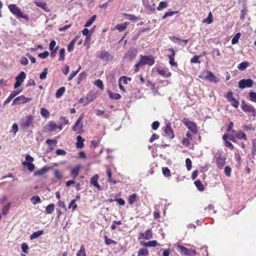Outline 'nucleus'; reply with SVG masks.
<instances>
[{"label": "nucleus", "mask_w": 256, "mask_h": 256, "mask_svg": "<svg viewBox=\"0 0 256 256\" xmlns=\"http://www.w3.org/2000/svg\"><path fill=\"white\" fill-rule=\"evenodd\" d=\"M224 174L228 176H230L231 174V168L230 167L226 166L224 168Z\"/></svg>", "instance_id": "obj_62"}, {"label": "nucleus", "mask_w": 256, "mask_h": 256, "mask_svg": "<svg viewBox=\"0 0 256 256\" xmlns=\"http://www.w3.org/2000/svg\"><path fill=\"white\" fill-rule=\"evenodd\" d=\"M234 136L235 137L238 138V139H244V140H246V136L242 131L236 132L234 133Z\"/></svg>", "instance_id": "obj_27"}, {"label": "nucleus", "mask_w": 256, "mask_h": 256, "mask_svg": "<svg viewBox=\"0 0 256 256\" xmlns=\"http://www.w3.org/2000/svg\"><path fill=\"white\" fill-rule=\"evenodd\" d=\"M96 16L94 15L92 16L90 18L86 23L84 26L85 27H89L90 26L92 22L96 20Z\"/></svg>", "instance_id": "obj_40"}, {"label": "nucleus", "mask_w": 256, "mask_h": 256, "mask_svg": "<svg viewBox=\"0 0 256 256\" xmlns=\"http://www.w3.org/2000/svg\"><path fill=\"white\" fill-rule=\"evenodd\" d=\"M148 251L146 248H140L138 252V256H148Z\"/></svg>", "instance_id": "obj_31"}, {"label": "nucleus", "mask_w": 256, "mask_h": 256, "mask_svg": "<svg viewBox=\"0 0 256 256\" xmlns=\"http://www.w3.org/2000/svg\"><path fill=\"white\" fill-rule=\"evenodd\" d=\"M229 102H230L232 106L235 108H237L238 106L239 102L234 98Z\"/></svg>", "instance_id": "obj_57"}, {"label": "nucleus", "mask_w": 256, "mask_h": 256, "mask_svg": "<svg viewBox=\"0 0 256 256\" xmlns=\"http://www.w3.org/2000/svg\"><path fill=\"white\" fill-rule=\"evenodd\" d=\"M240 36V32L237 33L236 35L234 36V38L232 40V44H236L238 42V40Z\"/></svg>", "instance_id": "obj_48"}, {"label": "nucleus", "mask_w": 256, "mask_h": 256, "mask_svg": "<svg viewBox=\"0 0 256 256\" xmlns=\"http://www.w3.org/2000/svg\"><path fill=\"white\" fill-rule=\"evenodd\" d=\"M48 52L47 51H45L42 53H40L38 54V56L41 58H46L48 56Z\"/></svg>", "instance_id": "obj_63"}, {"label": "nucleus", "mask_w": 256, "mask_h": 256, "mask_svg": "<svg viewBox=\"0 0 256 256\" xmlns=\"http://www.w3.org/2000/svg\"><path fill=\"white\" fill-rule=\"evenodd\" d=\"M80 68H81V67H80V66L78 70H76V71L72 72L70 74V75L68 76V81L71 80L80 71Z\"/></svg>", "instance_id": "obj_46"}, {"label": "nucleus", "mask_w": 256, "mask_h": 256, "mask_svg": "<svg viewBox=\"0 0 256 256\" xmlns=\"http://www.w3.org/2000/svg\"><path fill=\"white\" fill-rule=\"evenodd\" d=\"M132 79L130 78H128V77L125 76H122L120 78L118 81L120 82H121V81H122L123 82V84H127L128 82V81H130Z\"/></svg>", "instance_id": "obj_51"}, {"label": "nucleus", "mask_w": 256, "mask_h": 256, "mask_svg": "<svg viewBox=\"0 0 256 256\" xmlns=\"http://www.w3.org/2000/svg\"><path fill=\"white\" fill-rule=\"evenodd\" d=\"M95 98V97L92 94H88L86 98V104H88V103L92 102Z\"/></svg>", "instance_id": "obj_49"}, {"label": "nucleus", "mask_w": 256, "mask_h": 256, "mask_svg": "<svg viewBox=\"0 0 256 256\" xmlns=\"http://www.w3.org/2000/svg\"><path fill=\"white\" fill-rule=\"evenodd\" d=\"M65 91L64 87H60L56 92V98H60L63 94H64Z\"/></svg>", "instance_id": "obj_34"}, {"label": "nucleus", "mask_w": 256, "mask_h": 256, "mask_svg": "<svg viewBox=\"0 0 256 256\" xmlns=\"http://www.w3.org/2000/svg\"><path fill=\"white\" fill-rule=\"evenodd\" d=\"M48 68H44L42 71V72L40 75V78L41 80H44L46 78V75L48 74Z\"/></svg>", "instance_id": "obj_50"}, {"label": "nucleus", "mask_w": 256, "mask_h": 256, "mask_svg": "<svg viewBox=\"0 0 256 256\" xmlns=\"http://www.w3.org/2000/svg\"><path fill=\"white\" fill-rule=\"evenodd\" d=\"M31 202L34 205L40 202L41 200L39 196H34L30 198Z\"/></svg>", "instance_id": "obj_41"}, {"label": "nucleus", "mask_w": 256, "mask_h": 256, "mask_svg": "<svg viewBox=\"0 0 256 256\" xmlns=\"http://www.w3.org/2000/svg\"><path fill=\"white\" fill-rule=\"evenodd\" d=\"M182 122L193 134H196L197 132L196 124L194 122L186 118H184Z\"/></svg>", "instance_id": "obj_8"}, {"label": "nucleus", "mask_w": 256, "mask_h": 256, "mask_svg": "<svg viewBox=\"0 0 256 256\" xmlns=\"http://www.w3.org/2000/svg\"><path fill=\"white\" fill-rule=\"evenodd\" d=\"M20 62L22 64L26 66L28 64V61L26 57H22L20 60Z\"/></svg>", "instance_id": "obj_64"}, {"label": "nucleus", "mask_w": 256, "mask_h": 256, "mask_svg": "<svg viewBox=\"0 0 256 256\" xmlns=\"http://www.w3.org/2000/svg\"><path fill=\"white\" fill-rule=\"evenodd\" d=\"M141 244L146 247H155L158 243L156 240H152L148 242H141Z\"/></svg>", "instance_id": "obj_26"}, {"label": "nucleus", "mask_w": 256, "mask_h": 256, "mask_svg": "<svg viewBox=\"0 0 256 256\" xmlns=\"http://www.w3.org/2000/svg\"><path fill=\"white\" fill-rule=\"evenodd\" d=\"M31 100L30 98H25L24 96H20L16 98L12 101V105H18L26 104Z\"/></svg>", "instance_id": "obj_13"}, {"label": "nucleus", "mask_w": 256, "mask_h": 256, "mask_svg": "<svg viewBox=\"0 0 256 256\" xmlns=\"http://www.w3.org/2000/svg\"><path fill=\"white\" fill-rule=\"evenodd\" d=\"M168 3L166 2H160L159 6L157 8L158 10H161L168 6Z\"/></svg>", "instance_id": "obj_45"}, {"label": "nucleus", "mask_w": 256, "mask_h": 256, "mask_svg": "<svg viewBox=\"0 0 256 256\" xmlns=\"http://www.w3.org/2000/svg\"><path fill=\"white\" fill-rule=\"evenodd\" d=\"M162 172L165 176L168 177L171 175L170 170L166 167L162 168Z\"/></svg>", "instance_id": "obj_47"}, {"label": "nucleus", "mask_w": 256, "mask_h": 256, "mask_svg": "<svg viewBox=\"0 0 256 256\" xmlns=\"http://www.w3.org/2000/svg\"><path fill=\"white\" fill-rule=\"evenodd\" d=\"M104 242L106 245L114 244L116 245V242L111 238H108L107 236H104Z\"/></svg>", "instance_id": "obj_35"}, {"label": "nucleus", "mask_w": 256, "mask_h": 256, "mask_svg": "<svg viewBox=\"0 0 256 256\" xmlns=\"http://www.w3.org/2000/svg\"><path fill=\"white\" fill-rule=\"evenodd\" d=\"M128 22H125L122 24H118L114 27V29L118 30L119 32L124 31L128 26Z\"/></svg>", "instance_id": "obj_21"}, {"label": "nucleus", "mask_w": 256, "mask_h": 256, "mask_svg": "<svg viewBox=\"0 0 256 256\" xmlns=\"http://www.w3.org/2000/svg\"><path fill=\"white\" fill-rule=\"evenodd\" d=\"M186 164L188 170H190L192 168V161L188 158L186 160Z\"/></svg>", "instance_id": "obj_58"}, {"label": "nucleus", "mask_w": 256, "mask_h": 256, "mask_svg": "<svg viewBox=\"0 0 256 256\" xmlns=\"http://www.w3.org/2000/svg\"><path fill=\"white\" fill-rule=\"evenodd\" d=\"M44 233V230H40L38 231H36V232H34L32 233L30 236V238L31 240H34L38 237L41 236Z\"/></svg>", "instance_id": "obj_23"}, {"label": "nucleus", "mask_w": 256, "mask_h": 256, "mask_svg": "<svg viewBox=\"0 0 256 256\" xmlns=\"http://www.w3.org/2000/svg\"><path fill=\"white\" fill-rule=\"evenodd\" d=\"M26 77V74L24 72H20L16 78V82L14 84V88H18L22 84Z\"/></svg>", "instance_id": "obj_14"}, {"label": "nucleus", "mask_w": 256, "mask_h": 256, "mask_svg": "<svg viewBox=\"0 0 256 256\" xmlns=\"http://www.w3.org/2000/svg\"><path fill=\"white\" fill-rule=\"evenodd\" d=\"M248 66L249 63L248 62L245 61L238 64V68L240 70H244Z\"/></svg>", "instance_id": "obj_30"}, {"label": "nucleus", "mask_w": 256, "mask_h": 256, "mask_svg": "<svg viewBox=\"0 0 256 256\" xmlns=\"http://www.w3.org/2000/svg\"><path fill=\"white\" fill-rule=\"evenodd\" d=\"M11 203L9 202L6 206H4L2 210V213L3 214H6L7 212H8Z\"/></svg>", "instance_id": "obj_53"}, {"label": "nucleus", "mask_w": 256, "mask_h": 256, "mask_svg": "<svg viewBox=\"0 0 256 256\" xmlns=\"http://www.w3.org/2000/svg\"><path fill=\"white\" fill-rule=\"evenodd\" d=\"M82 116H80L76 120L74 125L73 126L72 130L78 134H82L84 132L83 124L82 122Z\"/></svg>", "instance_id": "obj_9"}, {"label": "nucleus", "mask_w": 256, "mask_h": 256, "mask_svg": "<svg viewBox=\"0 0 256 256\" xmlns=\"http://www.w3.org/2000/svg\"><path fill=\"white\" fill-rule=\"evenodd\" d=\"M80 168L81 166L80 165H77L71 170L70 174L74 176V178L78 176Z\"/></svg>", "instance_id": "obj_22"}, {"label": "nucleus", "mask_w": 256, "mask_h": 256, "mask_svg": "<svg viewBox=\"0 0 256 256\" xmlns=\"http://www.w3.org/2000/svg\"><path fill=\"white\" fill-rule=\"evenodd\" d=\"M40 114L43 117L46 118H47L50 116L49 112L44 108H40Z\"/></svg>", "instance_id": "obj_39"}, {"label": "nucleus", "mask_w": 256, "mask_h": 256, "mask_svg": "<svg viewBox=\"0 0 256 256\" xmlns=\"http://www.w3.org/2000/svg\"><path fill=\"white\" fill-rule=\"evenodd\" d=\"M154 63V60L152 56H140V59L138 62L135 65V72H138V68L140 66L144 65L152 66Z\"/></svg>", "instance_id": "obj_1"}, {"label": "nucleus", "mask_w": 256, "mask_h": 256, "mask_svg": "<svg viewBox=\"0 0 256 256\" xmlns=\"http://www.w3.org/2000/svg\"><path fill=\"white\" fill-rule=\"evenodd\" d=\"M109 96L110 98L114 100H119L121 98V96L116 93H112V92H108Z\"/></svg>", "instance_id": "obj_38"}, {"label": "nucleus", "mask_w": 256, "mask_h": 256, "mask_svg": "<svg viewBox=\"0 0 256 256\" xmlns=\"http://www.w3.org/2000/svg\"><path fill=\"white\" fill-rule=\"evenodd\" d=\"M250 100L252 102H256V92H251L249 94Z\"/></svg>", "instance_id": "obj_54"}, {"label": "nucleus", "mask_w": 256, "mask_h": 256, "mask_svg": "<svg viewBox=\"0 0 256 256\" xmlns=\"http://www.w3.org/2000/svg\"><path fill=\"white\" fill-rule=\"evenodd\" d=\"M213 21V17L212 13L210 12L208 14V16L207 18L204 19L202 20L203 23L207 24H210L212 23Z\"/></svg>", "instance_id": "obj_32"}, {"label": "nucleus", "mask_w": 256, "mask_h": 256, "mask_svg": "<svg viewBox=\"0 0 256 256\" xmlns=\"http://www.w3.org/2000/svg\"><path fill=\"white\" fill-rule=\"evenodd\" d=\"M98 56L104 62H110L113 59L112 56L106 50L98 52Z\"/></svg>", "instance_id": "obj_12"}, {"label": "nucleus", "mask_w": 256, "mask_h": 256, "mask_svg": "<svg viewBox=\"0 0 256 256\" xmlns=\"http://www.w3.org/2000/svg\"><path fill=\"white\" fill-rule=\"evenodd\" d=\"M158 72L159 74L166 78H168L171 76V72L167 68L158 69Z\"/></svg>", "instance_id": "obj_20"}, {"label": "nucleus", "mask_w": 256, "mask_h": 256, "mask_svg": "<svg viewBox=\"0 0 256 256\" xmlns=\"http://www.w3.org/2000/svg\"><path fill=\"white\" fill-rule=\"evenodd\" d=\"M202 75L204 79L206 80L214 83H217L220 82L219 78L216 76L212 72L210 71H207L206 72L203 73Z\"/></svg>", "instance_id": "obj_10"}, {"label": "nucleus", "mask_w": 256, "mask_h": 256, "mask_svg": "<svg viewBox=\"0 0 256 256\" xmlns=\"http://www.w3.org/2000/svg\"><path fill=\"white\" fill-rule=\"evenodd\" d=\"M76 200H73L70 202L68 208H72V210H74L77 208V204H75Z\"/></svg>", "instance_id": "obj_56"}, {"label": "nucleus", "mask_w": 256, "mask_h": 256, "mask_svg": "<svg viewBox=\"0 0 256 256\" xmlns=\"http://www.w3.org/2000/svg\"><path fill=\"white\" fill-rule=\"evenodd\" d=\"M190 62L192 63H200V61L199 60V56H195L190 60Z\"/></svg>", "instance_id": "obj_60"}, {"label": "nucleus", "mask_w": 256, "mask_h": 256, "mask_svg": "<svg viewBox=\"0 0 256 256\" xmlns=\"http://www.w3.org/2000/svg\"><path fill=\"white\" fill-rule=\"evenodd\" d=\"M82 34L86 36V41L90 40V36L92 34V30H89L88 28H84L82 30Z\"/></svg>", "instance_id": "obj_28"}, {"label": "nucleus", "mask_w": 256, "mask_h": 256, "mask_svg": "<svg viewBox=\"0 0 256 256\" xmlns=\"http://www.w3.org/2000/svg\"><path fill=\"white\" fill-rule=\"evenodd\" d=\"M143 5L146 9L149 14L154 13L156 10L154 0H143Z\"/></svg>", "instance_id": "obj_6"}, {"label": "nucleus", "mask_w": 256, "mask_h": 256, "mask_svg": "<svg viewBox=\"0 0 256 256\" xmlns=\"http://www.w3.org/2000/svg\"><path fill=\"white\" fill-rule=\"evenodd\" d=\"M220 152V151H218V152L216 154L214 158L218 166L220 168H222L226 164V158L224 154Z\"/></svg>", "instance_id": "obj_4"}, {"label": "nucleus", "mask_w": 256, "mask_h": 256, "mask_svg": "<svg viewBox=\"0 0 256 256\" xmlns=\"http://www.w3.org/2000/svg\"><path fill=\"white\" fill-rule=\"evenodd\" d=\"M49 170V168L48 166H44L40 170L36 171L34 172V176H41L46 172Z\"/></svg>", "instance_id": "obj_25"}, {"label": "nucleus", "mask_w": 256, "mask_h": 256, "mask_svg": "<svg viewBox=\"0 0 256 256\" xmlns=\"http://www.w3.org/2000/svg\"><path fill=\"white\" fill-rule=\"evenodd\" d=\"M139 238L150 240L152 238V232L150 230H148L144 233H140L139 236Z\"/></svg>", "instance_id": "obj_18"}, {"label": "nucleus", "mask_w": 256, "mask_h": 256, "mask_svg": "<svg viewBox=\"0 0 256 256\" xmlns=\"http://www.w3.org/2000/svg\"><path fill=\"white\" fill-rule=\"evenodd\" d=\"M137 198V195L136 194H134L130 195L128 198V203L132 205L136 202V198Z\"/></svg>", "instance_id": "obj_44"}, {"label": "nucleus", "mask_w": 256, "mask_h": 256, "mask_svg": "<svg viewBox=\"0 0 256 256\" xmlns=\"http://www.w3.org/2000/svg\"><path fill=\"white\" fill-rule=\"evenodd\" d=\"M56 45V42L54 40H52L50 44V50L51 52H52V54L54 52H56L57 50V48H54Z\"/></svg>", "instance_id": "obj_42"}, {"label": "nucleus", "mask_w": 256, "mask_h": 256, "mask_svg": "<svg viewBox=\"0 0 256 256\" xmlns=\"http://www.w3.org/2000/svg\"><path fill=\"white\" fill-rule=\"evenodd\" d=\"M76 256H86V249L84 246H80V250L76 254Z\"/></svg>", "instance_id": "obj_37"}, {"label": "nucleus", "mask_w": 256, "mask_h": 256, "mask_svg": "<svg viewBox=\"0 0 256 256\" xmlns=\"http://www.w3.org/2000/svg\"><path fill=\"white\" fill-rule=\"evenodd\" d=\"M34 3L38 7L41 8L44 11L46 12H50L48 4L42 0H35Z\"/></svg>", "instance_id": "obj_15"}, {"label": "nucleus", "mask_w": 256, "mask_h": 256, "mask_svg": "<svg viewBox=\"0 0 256 256\" xmlns=\"http://www.w3.org/2000/svg\"><path fill=\"white\" fill-rule=\"evenodd\" d=\"M98 174H95L94 176H92L90 180V183L94 185L95 187H96L98 190L100 189V185L98 183Z\"/></svg>", "instance_id": "obj_19"}, {"label": "nucleus", "mask_w": 256, "mask_h": 256, "mask_svg": "<svg viewBox=\"0 0 256 256\" xmlns=\"http://www.w3.org/2000/svg\"><path fill=\"white\" fill-rule=\"evenodd\" d=\"M34 116L31 115H27L22 118L20 120V126L24 129L26 130L32 126Z\"/></svg>", "instance_id": "obj_3"}, {"label": "nucleus", "mask_w": 256, "mask_h": 256, "mask_svg": "<svg viewBox=\"0 0 256 256\" xmlns=\"http://www.w3.org/2000/svg\"><path fill=\"white\" fill-rule=\"evenodd\" d=\"M21 248H22V251L24 253L28 254V245L26 244L23 243L22 244Z\"/></svg>", "instance_id": "obj_59"}, {"label": "nucleus", "mask_w": 256, "mask_h": 256, "mask_svg": "<svg viewBox=\"0 0 256 256\" xmlns=\"http://www.w3.org/2000/svg\"><path fill=\"white\" fill-rule=\"evenodd\" d=\"M46 130L48 132H52L56 131V130L58 128L59 131H60L62 129V124H57L54 122L50 121L46 126Z\"/></svg>", "instance_id": "obj_7"}, {"label": "nucleus", "mask_w": 256, "mask_h": 256, "mask_svg": "<svg viewBox=\"0 0 256 256\" xmlns=\"http://www.w3.org/2000/svg\"><path fill=\"white\" fill-rule=\"evenodd\" d=\"M64 54H65V50L64 48H61L60 50V56H59L60 60H64Z\"/></svg>", "instance_id": "obj_55"}, {"label": "nucleus", "mask_w": 256, "mask_h": 256, "mask_svg": "<svg viewBox=\"0 0 256 256\" xmlns=\"http://www.w3.org/2000/svg\"><path fill=\"white\" fill-rule=\"evenodd\" d=\"M54 204H50L46 208V212L48 214H50L54 210Z\"/></svg>", "instance_id": "obj_43"}, {"label": "nucleus", "mask_w": 256, "mask_h": 256, "mask_svg": "<svg viewBox=\"0 0 256 256\" xmlns=\"http://www.w3.org/2000/svg\"><path fill=\"white\" fill-rule=\"evenodd\" d=\"M84 140L82 139V137L80 136H78L76 138V146L78 148H82L84 146Z\"/></svg>", "instance_id": "obj_24"}, {"label": "nucleus", "mask_w": 256, "mask_h": 256, "mask_svg": "<svg viewBox=\"0 0 256 256\" xmlns=\"http://www.w3.org/2000/svg\"><path fill=\"white\" fill-rule=\"evenodd\" d=\"M34 160V159L32 156H31L29 154H27L26 156V161H24L22 162V164L24 166H26L28 164L32 163Z\"/></svg>", "instance_id": "obj_29"}, {"label": "nucleus", "mask_w": 256, "mask_h": 256, "mask_svg": "<svg viewBox=\"0 0 256 256\" xmlns=\"http://www.w3.org/2000/svg\"><path fill=\"white\" fill-rule=\"evenodd\" d=\"M241 108L242 110L248 114L250 116L255 117L256 115V110L254 106L250 104H246L244 101L242 102Z\"/></svg>", "instance_id": "obj_5"}, {"label": "nucleus", "mask_w": 256, "mask_h": 256, "mask_svg": "<svg viewBox=\"0 0 256 256\" xmlns=\"http://www.w3.org/2000/svg\"><path fill=\"white\" fill-rule=\"evenodd\" d=\"M254 84V81L250 79H242L238 82V88L240 89L251 88Z\"/></svg>", "instance_id": "obj_11"}, {"label": "nucleus", "mask_w": 256, "mask_h": 256, "mask_svg": "<svg viewBox=\"0 0 256 256\" xmlns=\"http://www.w3.org/2000/svg\"><path fill=\"white\" fill-rule=\"evenodd\" d=\"M8 8L10 12L18 18H23L28 20V16L24 14L16 5L14 4H10Z\"/></svg>", "instance_id": "obj_2"}, {"label": "nucleus", "mask_w": 256, "mask_h": 256, "mask_svg": "<svg viewBox=\"0 0 256 256\" xmlns=\"http://www.w3.org/2000/svg\"><path fill=\"white\" fill-rule=\"evenodd\" d=\"M177 13H178V12H172V11H171V12H167L165 13V14L162 16V18H167L168 16H172L174 14H177Z\"/></svg>", "instance_id": "obj_61"}, {"label": "nucleus", "mask_w": 256, "mask_h": 256, "mask_svg": "<svg viewBox=\"0 0 256 256\" xmlns=\"http://www.w3.org/2000/svg\"><path fill=\"white\" fill-rule=\"evenodd\" d=\"M178 247L180 250L181 252L185 255L189 256H194L196 255V252L194 250L188 249L181 245H178Z\"/></svg>", "instance_id": "obj_16"}, {"label": "nucleus", "mask_w": 256, "mask_h": 256, "mask_svg": "<svg viewBox=\"0 0 256 256\" xmlns=\"http://www.w3.org/2000/svg\"><path fill=\"white\" fill-rule=\"evenodd\" d=\"M194 184L199 190L203 191L204 190V184L201 182L200 180H197L195 181Z\"/></svg>", "instance_id": "obj_33"}, {"label": "nucleus", "mask_w": 256, "mask_h": 256, "mask_svg": "<svg viewBox=\"0 0 256 256\" xmlns=\"http://www.w3.org/2000/svg\"><path fill=\"white\" fill-rule=\"evenodd\" d=\"M94 84L101 90L104 89V84L100 80H98L94 82Z\"/></svg>", "instance_id": "obj_52"}, {"label": "nucleus", "mask_w": 256, "mask_h": 256, "mask_svg": "<svg viewBox=\"0 0 256 256\" xmlns=\"http://www.w3.org/2000/svg\"><path fill=\"white\" fill-rule=\"evenodd\" d=\"M165 135L170 138H172L174 137V134L172 129L171 128L170 124L167 123L164 130Z\"/></svg>", "instance_id": "obj_17"}, {"label": "nucleus", "mask_w": 256, "mask_h": 256, "mask_svg": "<svg viewBox=\"0 0 256 256\" xmlns=\"http://www.w3.org/2000/svg\"><path fill=\"white\" fill-rule=\"evenodd\" d=\"M107 174L108 176V181L110 182H112L113 184H116V181L111 178L112 174L111 170L110 168H108L107 170Z\"/></svg>", "instance_id": "obj_36"}]
</instances>
